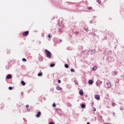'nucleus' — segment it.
Instances as JSON below:
<instances>
[{
  "label": "nucleus",
  "instance_id": "1",
  "mask_svg": "<svg viewBox=\"0 0 124 124\" xmlns=\"http://www.w3.org/2000/svg\"><path fill=\"white\" fill-rule=\"evenodd\" d=\"M45 51L46 55V57L48 58V59H51V58H52V53L51 52L46 49Z\"/></svg>",
  "mask_w": 124,
  "mask_h": 124
},
{
  "label": "nucleus",
  "instance_id": "2",
  "mask_svg": "<svg viewBox=\"0 0 124 124\" xmlns=\"http://www.w3.org/2000/svg\"><path fill=\"white\" fill-rule=\"evenodd\" d=\"M29 31H25L23 32V36H28L29 35Z\"/></svg>",
  "mask_w": 124,
  "mask_h": 124
},
{
  "label": "nucleus",
  "instance_id": "3",
  "mask_svg": "<svg viewBox=\"0 0 124 124\" xmlns=\"http://www.w3.org/2000/svg\"><path fill=\"white\" fill-rule=\"evenodd\" d=\"M112 85L111 84V83L108 82L107 83V89H110V87H111Z\"/></svg>",
  "mask_w": 124,
  "mask_h": 124
},
{
  "label": "nucleus",
  "instance_id": "4",
  "mask_svg": "<svg viewBox=\"0 0 124 124\" xmlns=\"http://www.w3.org/2000/svg\"><path fill=\"white\" fill-rule=\"evenodd\" d=\"M40 116H41V112H40V111L38 112L35 115L36 118H40Z\"/></svg>",
  "mask_w": 124,
  "mask_h": 124
},
{
  "label": "nucleus",
  "instance_id": "5",
  "mask_svg": "<svg viewBox=\"0 0 124 124\" xmlns=\"http://www.w3.org/2000/svg\"><path fill=\"white\" fill-rule=\"evenodd\" d=\"M6 78L7 79H11V78H12V75H11V74H8L6 76Z\"/></svg>",
  "mask_w": 124,
  "mask_h": 124
},
{
  "label": "nucleus",
  "instance_id": "6",
  "mask_svg": "<svg viewBox=\"0 0 124 124\" xmlns=\"http://www.w3.org/2000/svg\"><path fill=\"white\" fill-rule=\"evenodd\" d=\"M94 97L97 100H99L100 99V96L99 95H95Z\"/></svg>",
  "mask_w": 124,
  "mask_h": 124
},
{
  "label": "nucleus",
  "instance_id": "7",
  "mask_svg": "<svg viewBox=\"0 0 124 124\" xmlns=\"http://www.w3.org/2000/svg\"><path fill=\"white\" fill-rule=\"evenodd\" d=\"M80 95H84V93L83 92V89H80L79 91Z\"/></svg>",
  "mask_w": 124,
  "mask_h": 124
},
{
  "label": "nucleus",
  "instance_id": "8",
  "mask_svg": "<svg viewBox=\"0 0 124 124\" xmlns=\"http://www.w3.org/2000/svg\"><path fill=\"white\" fill-rule=\"evenodd\" d=\"M88 83H89V85H92V84H93V80L92 79H90L88 81Z\"/></svg>",
  "mask_w": 124,
  "mask_h": 124
},
{
  "label": "nucleus",
  "instance_id": "9",
  "mask_svg": "<svg viewBox=\"0 0 124 124\" xmlns=\"http://www.w3.org/2000/svg\"><path fill=\"white\" fill-rule=\"evenodd\" d=\"M80 107L82 109H85V108H86V104H81Z\"/></svg>",
  "mask_w": 124,
  "mask_h": 124
},
{
  "label": "nucleus",
  "instance_id": "10",
  "mask_svg": "<svg viewBox=\"0 0 124 124\" xmlns=\"http://www.w3.org/2000/svg\"><path fill=\"white\" fill-rule=\"evenodd\" d=\"M89 52H90V54L91 55H93V53L95 52V50H92L89 51Z\"/></svg>",
  "mask_w": 124,
  "mask_h": 124
},
{
  "label": "nucleus",
  "instance_id": "11",
  "mask_svg": "<svg viewBox=\"0 0 124 124\" xmlns=\"http://www.w3.org/2000/svg\"><path fill=\"white\" fill-rule=\"evenodd\" d=\"M55 65H56V64H55V63H52L49 65V66L50 67H54Z\"/></svg>",
  "mask_w": 124,
  "mask_h": 124
},
{
  "label": "nucleus",
  "instance_id": "12",
  "mask_svg": "<svg viewBox=\"0 0 124 124\" xmlns=\"http://www.w3.org/2000/svg\"><path fill=\"white\" fill-rule=\"evenodd\" d=\"M96 69H97V67L96 66H94L92 68V70H93V71H95Z\"/></svg>",
  "mask_w": 124,
  "mask_h": 124
},
{
  "label": "nucleus",
  "instance_id": "13",
  "mask_svg": "<svg viewBox=\"0 0 124 124\" xmlns=\"http://www.w3.org/2000/svg\"><path fill=\"white\" fill-rule=\"evenodd\" d=\"M42 75H43L42 72H40L37 75V76H39V77H41V76H42Z\"/></svg>",
  "mask_w": 124,
  "mask_h": 124
},
{
  "label": "nucleus",
  "instance_id": "14",
  "mask_svg": "<svg viewBox=\"0 0 124 124\" xmlns=\"http://www.w3.org/2000/svg\"><path fill=\"white\" fill-rule=\"evenodd\" d=\"M21 83L22 86H25L26 85V82H25V81H24L23 80H22L21 81Z\"/></svg>",
  "mask_w": 124,
  "mask_h": 124
},
{
  "label": "nucleus",
  "instance_id": "15",
  "mask_svg": "<svg viewBox=\"0 0 124 124\" xmlns=\"http://www.w3.org/2000/svg\"><path fill=\"white\" fill-rule=\"evenodd\" d=\"M56 90H57L58 91H61V90H62V88H61L59 86H57L56 87Z\"/></svg>",
  "mask_w": 124,
  "mask_h": 124
},
{
  "label": "nucleus",
  "instance_id": "16",
  "mask_svg": "<svg viewBox=\"0 0 124 124\" xmlns=\"http://www.w3.org/2000/svg\"><path fill=\"white\" fill-rule=\"evenodd\" d=\"M64 67L65 68H68V67H69V65H68V64H65Z\"/></svg>",
  "mask_w": 124,
  "mask_h": 124
},
{
  "label": "nucleus",
  "instance_id": "17",
  "mask_svg": "<svg viewBox=\"0 0 124 124\" xmlns=\"http://www.w3.org/2000/svg\"><path fill=\"white\" fill-rule=\"evenodd\" d=\"M112 75H117V74H118V73H117V72L114 71V72H112Z\"/></svg>",
  "mask_w": 124,
  "mask_h": 124
},
{
  "label": "nucleus",
  "instance_id": "18",
  "mask_svg": "<svg viewBox=\"0 0 124 124\" xmlns=\"http://www.w3.org/2000/svg\"><path fill=\"white\" fill-rule=\"evenodd\" d=\"M78 48H79L80 50H83V46H78Z\"/></svg>",
  "mask_w": 124,
  "mask_h": 124
},
{
  "label": "nucleus",
  "instance_id": "19",
  "mask_svg": "<svg viewBox=\"0 0 124 124\" xmlns=\"http://www.w3.org/2000/svg\"><path fill=\"white\" fill-rule=\"evenodd\" d=\"M96 85L97 87H99V86H100V83H98V82H96Z\"/></svg>",
  "mask_w": 124,
  "mask_h": 124
},
{
  "label": "nucleus",
  "instance_id": "20",
  "mask_svg": "<svg viewBox=\"0 0 124 124\" xmlns=\"http://www.w3.org/2000/svg\"><path fill=\"white\" fill-rule=\"evenodd\" d=\"M9 90H10V91H12V90H13V87H12V86H10L8 88Z\"/></svg>",
  "mask_w": 124,
  "mask_h": 124
},
{
  "label": "nucleus",
  "instance_id": "21",
  "mask_svg": "<svg viewBox=\"0 0 124 124\" xmlns=\"http://www.w3.org/2000/svg\"><path fill=\"white\" fill-rule=\"evenodd\" d=\"M71 72H75V70L73 68H71L70 70Z\"/></svg>",
  "mask_w": 124,
  "mask_h": 124
},
{
  "label": "nucleus",
  "instance_id": "22",
  "mask_svg": "<svg viewBox=\"0 0 124 124\" xmlns=\"http://www.w3.org/2000/svg\"><path fill=\"white\" fill-rule=\"evenodd\" d=\"M56 105V103H54L53 104H52V107H53V108H55Z\"/></svg>",
  "mask_w": 124,
  "mask_h": 124
},
{
  "label": "nucleus",
  "instance_id": "23",
  "mask_svg": "<svg viewBox=\"0 0 124 124\" xmlns=\"http://www.w3.org/2000/svg\"><path fill=\"white\" fill-rule=\"evenodd\" d=\"M96 1L99 4H100L101 3V1H100V0H96Z\"/></svg>",
  "mask_w": 124,
  "mask_h": 124
},
{
  "label": "nucleus",
  "instance_id": "24",
  "mask_svg": "<svg viewBox=\"0 0 124 124\" xmlns=\"http://www.w3.org/2000/svg\"><path fill=\"white\" fill-rule=\"evenodd\" d=\"M83 30H84V31H89V29L88 28H83Z\"/></svg>",
  "mask_w": 124,
  "mask_h": 124
},
{
  "label": "nucleus",
  "instance_id": "25",
  "mask_svg": "<svg viewBox=\"0 0 124 124\" xmlns=\"http://www.w3.org/2000/svg\"><path fill=\"white\" fill-rule=\"evenodd\" d=\"M75 34H76L77 35H78V34H79V31H76V32H75Z\"/></svg>",
  "mask_w": 124,
  "mask_h": 124
},
{
  "label": "nucleus",
  "instance_id": "26",
  "mask_svg": "<svg viewBox=\"0 0 124 124\" xmlns=\"http://www.w3.org/2000/svg\"><path fill=\"white\" fill-rule=\"evenodd\" d=\"M88 10H92L93 9V7H89L88 8Z\"/></svg>",
  "mask_w": 124,
  "mask_h": 124
},
{
  "label": "nucleus",
  "instance_id": "27",
  "mask_svg": "<svg viewBox=\"0 0 124 124\" xmlns=\"http://www.w3.org/2000/svg\"><path fill=\"white\" fill-rule=\"evenodd\" d=\"M59 32H60V33H62V30L61 29H58Z\"/></svg>",
  "mask_w": 124,
  "mask_h": 124
},
{
  "label": "nucleus",
  "instance_id": "28",
  "mask_svg": "<svg viewBox=\"0 0 124 124\" xmlns=\"http://www.w3.org/2000/svg\"><path fill=\"white\" fill-rule=\"evenodd\" d=\"M22 60V62H27V59H26V58H23Z\"/></svg>",
  "mask_w": 124,
  "mask_h": 124
},
{
  "label": "nucleus",
  "instance_id": "29",
  "mask_svg": "<svg viewBox=\"0 0 124 124\" xmlns=\"http://www.w3.org/2000/svg\"><path fill=\"white\" fill-rule=\"evenodd\" d=\"M67 105H68V107H71V104L68 103Z\"/></svg>",
  "mask_w": 124,
  "mask_h": 124
},
{
  "label": "nucleus",
  "instance_id": "30",
  "mask_svg": "<svg viewBox=\"0 0 124 124\" xmlns=\"http://www.w3.org/2000/svg\"><path fill=\"white\" fill-rule=\"evenodd\" d=\"M6 69H9V65H7L6 66Z\"/></svg>",
  "mask_w": 124,
  "mask_h": 124
},
{
  "label": "nucleus",
  "instance_id": "31",
  "mask_svg": "<svg viewBox=\"0 0 124 124\" xmlns=\"http://www.w3.org/2000/svg\"><path fill=\"white\" fill-rule=\"evenodd\" d=\"M61 83H62V81L61 80L59 79L58 80V84H61Z\"/></svg>",
  "mask_w": 124,
  "mask_h": 124
},
{
  "label": "nucleus",
  "instance_id": "32",
  "mask_svg": "<svg viewBox=\"0 0 124 124\" xmlns=\"http://www.w3.org/2000/svg\"><path fill=\"white\" fill-rule=\"evenodd\" d=\"M92 35H93L94 36H96V35L95 34V33L94 32H92Z\"/></svg>",
  "mask_w": 124,
  "mask_h": 124
},
{
  "label": "nucleus",
  "instance_id": "33",
  "mask_svg": "<svg viewBox=\"0 0 124 124\" xmlns=\"http://www.w3.org/2000/svg\"><path fill=\"white\" fill-rule=\"evenodd\" d=\"M120 110H121V111L124 110V108H123V107H120Z\"/></svg>",
  "mask_w": 124,
  "mask_h": 124
},
{
  "label": "nucleus",
  "instance_id": "34",
  "mask_svg": "<svg viewBox=\"0 0 124 124\" xmlns=\"http://www.w3.org/2000/svg\"><path fill=\"white\" fill-rule=\"evenodd\" d=\"M112 106H116V104L115 103H112Z\"/></svg>",
  "mask_w": 124,
  "mask_h": 124
},
{
  "label": "nucleus",
  "instance_id": "35",
  "mask_svg": "<svg viewBox=\"0 0 124 124\" xmlns=\"http://www.w3.org/2000/svg\"><path fill=\"white\" fill-rule=\"evenodd\" d=\"M48 37L49 38H51V37H52V36H51V34H48Z\"/></svg>",
  "mask_w": 124,
  "mask_h": 124
},
{
  "label": "nucleus",
  "instance_id": "36",
  "mask_svg": "<svg viewBox=\"0 0 124 124\" xmlns=\"http://www.w3.org/2000/svg\"><path fill=\"white\" fill-rule=\"evenodd\" d=\"M48 124H55V122H51L49 123Z\"/></svg>",
  "mask_w": 124,
  "mask_h": 124
},
{
  "label": "nucleus",
  "instance_id": "37",
  "mask_svg": "<svg viewBox=\"0 0 124 124\" xmlns=\"http://www.w3.org/2000/svg\"><path fill=\"white\" fill-rule=\"evenodd\" d=\"M93 110L94 112H95V111H96V108H93Z\"/></svg>",
  "mask_w": 124,
  "mask_h": 124
},
{
  "label": "nucleus",
  "instance_id": "38",
  "mask_svg": "<svg viewBox=\"0 0 124 124\" xmlns=\"http://www.w3.org/2000/svg\"><path fill=\"white\" fill-rule=\"evenodd\" d=\"M29 107H30V106H29V105H27L26 106V108H29Z\"/></svg>",
  "mask_w": 124,
  "mask_h": 124
},
{
  "label": "nucleus",
  "instance_id": "39",
  "mask_svg": "<svg viewBox=\"0 0 124 124\" xmlns=\"http://www.w3.org/2000/svg\"><path fill=\"white\" fill-rule=\"evenodd\" d=\"M115 115H116V113H115V112H113V116L114 117H115Z\"/></svg>",
  "mask_w": 124,
  "mask_h": 124
},
{
  "label": "nucleus",
  "instance_id": "40",
  "mask_svg": "<svg viewBox=\"0 0 124 124\" xmlns=\"http://www.w3.org/2000/svg\"><path fill=\"white\" fill-rule=\"evenodd\" d=\"M90 24H93V20H91L90 21Z\"/></svg>",
  "mask_w": 124,
  "mask_h": 124
},
{
  "label": "nucleus",
  "instance_id": "41",
  "mask_svg": "<svg viewBox=\"0 0 124 124\" xmlns=\"http://www.w3.org/2000/svg\"><path fill=\"white\" fill-rule=\"evenodd\" d=\"M21 95H23V94H24V92H21Z\"/></svg>",
  "mask_w": 124,
  "mask_h": 124
},
{
  "label": "nucleus",
  "instance_id": "42",
  "mask_svg": "<svg viewBox=\"0 0 124 124\" xmlns=\"http://www.w3.org/2000/svg\"><path fill=\"white\" fill-rule=\"evenodd\" d=\"M60 42H62V39H60Z\"/></svg>",
  "mask_w": 124,
  "mask_h": 124
},
{
  "label": "nucleus",
  "instance_id": "43",
  "mask_svg": "<svg viewBox=\"0 0 124 124\" xmlns=\"http://www.w3.org/2000/svg\"><path fill=\"white\" fill-rule=\"evenodd\" d=\"M67 50H70V47H67Z\"/></svg>",
  "mask_w": 124,
  "mask_h": 124
},
{
  "label": "nucleus",
  "instance_id": "44",
  "mask_svg": "<svg viewBox=\"0 0 124 124\" xmlns=\"http://www.w3.org/2000/svg\"><path fill=\"white\" fill-rule=\"evenodd\" d=\"M99 83H100V84H102V81H99Z\"/></svg>",
  "mask_w": 124,
  "mask_h": 124
},
{
  "label": "nucleus",
  "instance_id": "45",
  "mask_svg": "<svg viewBox=\"0 0 124 124\" xmlns=\"http://www.w3.org/2000/svg\"><path fill=\"white\" fill-rule=\"evenodd\" d=\"M92 105H93V102L92 103Z\"/></svg>",
  "mask_w": 124,
  "mask_h": 124
},
{
  "label": "nucleus",
  "instance_id": "46",
  "mask_svg": "<svg viewBox=\"0 0 124 124\" xmlns=\"http://www.w3.org/2000/svg\"><path fill=\"white\" fill-rule=\"evenodd\" d=\"M87 124H91L90 122H87Z\"/></svg>",
  "mask_w": 124,
  "mask_h": 124
},
{
  "label": "nucleus",
  "instance_id": "47",
  "mask_svg": "<svg viewBox=\"0 0 124 124\" xmlns=\"http://www.w3.org/2000/svg\"><path fill=\"white\" fill-rule=\"evenodd\" d=\"M41 44V42H39V44Z\"/></svg>",
  "mask_w": 124,
  "mask_h": 124
},
{
  "label": "nucleus",
  "instance_id": "48",
  "mask_svg": "<svg viewBox=\"0 0 124 124\" xmlns=\"http://www.w3.org/2000/svg\"><path fill=\"white\" fill-rule=\"evenodd\" d=\"M86 97H88V95H86Z\"/></svg>",
  "mask_w": 124,
  "mask_h": 124
},
{
  "label": "nucleus",
  "instance_id": "49",
  "mask_svg": "<svg viewBox=\"0 0 124 124\" xmlns=\"http://www.w3.org/2000/svg\"><path fill=\"white\" fill-rule=\"evenodd\" d=\"M107 108H109V107H108V106H107Z\"/></svg>",
  "mask_w": 124,
  "mask_h": 124
},
{
  "label": "nucleus",
  "instance_id": "50",
  "mask_svg": "<svg viewBox=\"0 0 124 124\" xmlns=\"http://www.w3.org/2000/svg\"><path fill=\"white\" fill-rule=\"evenodd\" d=\"M119 104H122V103H119Z\"/></svg>",
  "mask_w": 124,
  "mask_h": 124
},
{
  "label": "nucleus",
  "instance_id": "51",
  "mask_svg": "<svg viewBox=\"0 0 124 124\" xmlns=\"http://www.w3.org/2000/svg\"><path fill=\"white\" fill-rule=\"evenodd\" d=\"M58 22H60V20H58Z\"/></svg>",
  "mask_w": 124,
  "mask_h": 124
},
{
  "label": "nucleus",
  "instance_id": "52",
  "mask_svg": "<svg viewBox=\"0 0 124 124\" xmlns=\"http://www.w3.org/2000/svg\"><path fill=\"white\" fill-rule=\"evenodd\" d=\"M99 37V36H97V37Z\"/></svg>",
  "mask_w": 124,
  "mask_h": 124
}]
</instances>
